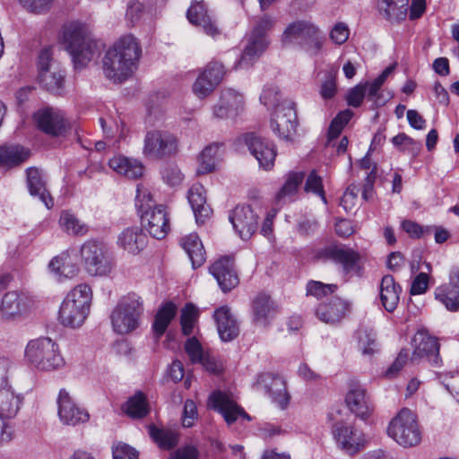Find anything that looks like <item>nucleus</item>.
<instances>
[{
    "mask_svg": "<svg viewBox=\"0 0 459 459\" xmlns=\"http://www.w3.org/2000/svg\"><path fill=\"white\" fill-rule=\"evenodd\" d=\"M141 55L142 48L133 34L120 37L103 57L105 76L116 83L126 81L136 70Z\"/></svg>",
    "mask_w": 459,
    "mask_h": 459,
    "instance_id": "1",
    "label": "nucleus"
},
{
    "mask_svg": "<svg viewBox=\"0 0 459 459\" xmlns=\"http://www.w3.org/2000/svg\"><path fill=\"white\" fill-rule=\"evenodd\" d=\"M64 42L76 69L84 67L98 52V41L85 23L75 22L66 26Z\"/></svg>",
    "mask_w": 459,
    "mask_h": 459,
    "instance_id": "2",
    "label": "nucleus"
},
{
    "mask_svg": "<svg viewBox=\"0 0 459 459\" xmlns=\"http://www.w3.org/2000/svg\"><path fill=\"white\" fill-rule=\"evenodd\" d=\"M92 300L91 288L84 283L72 289L59 307L58 319L66 327L78 328L90 314Z\"/></svg>",
    "mask_w": 459,
    "mask_h": 459,
    "instance_id": "3",
    "label": "nucleus"
},
{
    "mask_svg": "<svg viewBox=\"0 0 459 459\" xmlns=\"http://www.w3.org/2000/svg\"><path fill=\"white\" fill-rule=\"evenodd\" d=\"M143 314V302L140 296L129 293L122 297L110 314L111 325L115 333L128 334L140 325Z\"/></svg>",
    "mask_w": 459,
    "mask_h": 459,
    "instance_id": "4",
    "label": "nucleus"
},
{
    "mask_svg": "<svg viewBox=\"0 0 459 459\" xmlns=\"http://www.w3.org/2000/svg\"><path fill=\"white\" fill-rule=\"evenodd\" d=\"M387 435L404 448L417 446L422 432L416 413L408 408L400 410L389 422Z\"/></svg>",
    "mask_w": 459,
    "mask_h": 459,
    "instance_id": "5",
    "label": "nucleus"
},
{
    "mask_svg": "<svg viewBox=\"0 0 459 459\" xmlns=\"http://www.w3.org/2000/svg\"><path fill=\"white\" fill-rule=\"evenodd\" d=\"M25 357L32 367L42 371L56 370L65 365L58 345L50 338L30 341L25 349Z\"/></svg>",
    "mask_w": 459,
    "mask_h": 459,
    "instance_id": "6",
    "label": "nucleus"
},
{
    "mask_svg": "<svg viewBox=\"0 0 459 459\" xmlns=\"http://www.w3.org/2000/svg\"><path fill=\"white\" fill-rule=\"evenodd\" d=\"M274 22V19L268 14H263L256 20L243 53L236 64V68L252 66L264 52L269 44L266 33L273 29Z\"/></svg>",
    "mask_w": 459,
    "mask_h": 459,
    "instance_id": "7",
    "label": "nucleus"
},
{
    "mask_svg": "<svg viewBox=\"0 0 459 459\" xmlns=\"http://www.w3.org/2000/svg\"><path fill=\"white\" fill-rule=\"evenodd\" d=\"M81 255L86 272L91 276H107L114 267L107 247L97 241H87L81 247Z\"/></svg>",
    "mask_w": 459,
    "mask_h": 459,
    "instance_id": "8",
    "label": "nucleus"
},
{
    "mask_svg": "<svg viewBox=\"0 0 459 459\" xmlns=\"http://www.w3.org/2000/svg\"><path fill=\"white\" fill-rule=\"evenodd\" d=\"M178 151V141L173 134L168 131H151L144 138L143 152L145 155L161 159L173 156Z\"/></svg>",
    "mask_w": 459,
    "mask_h": 459,
    "instance_id": "9",
    "label": "nucleus"
},
{
    "mask_svg": "<svg viewBox=\"0 0 459 459\" xmlns=\"http://www.w3.org/2000/svg\"><path fill=\"white\" fill-rule=\"evenodd\" d=\"M333 435L337 446L349 455H354L365 447L364 433L351 423H336L333 429Z\"/></svg>",
    "mask_w": 459,
    "mask_h": 459,
    "instance_id": "10",
    "label": "nucleus"
},
{
    "mask_svg": "<svg viewBox=\"0 0 459 459\" xmlns=\"http://www.w3.org/2000/svg\"><path fill=\"white\" fill-rule=\"evenodd\" d=\"M271 127L273 132L280 138L290 140L296 133L297 114L294 103L283 101L281 106H277L271 118Z\"/></svg>",
    "mask_w": 459,
    "mask_h": 459,
    "instance_id": "11",
    "label": "nucleus"
},
{
    "mask_svg": "<svg viewBox=\"0 0 459 459\" xmlns=\"http://www.w3.org/2000/svg\"><path fill=\"white\" fill-rule=\"evenodd\" d=\"M317 258L341 264L346 274L359 270V255L352 248L342 244H333L322 248L317 253Z\"/></svg>",
    "mask_w": 459,
    "mask_h": 459,
    "instance_id": "12",
    "label": "nucleus"
},
{
    "mask_svg": "<svg viewBox=\"0 0 459 459\" xmlns=\"http://www.w3.org/2000/svg\"><path fill=\"white\" fill-rule=\"evenodd\" d=\"M57 414L60 421L66 426H76L89 420L88 411L80 407L65 389L57 396Z\"/></svg>",
    "mask_w": 459,
    "mask_h": 459,
    "instance_id": "13",
    "label": "nucleus"
},
{
    "mask_svg": "<svg viewBox=\"0 0 459 459\" xmlns=\"http://www.w3.org/2000/svg\"><path fill=\"white\" fill-rule=\"evenodd\" d=\"M244 97L233 89L221 91L218 102L212 107V117L216 119H233L244 110Z\"/></svg>",
    "mask_w": 459,
    "mask_h": 459,
    "instance_id": "14",
    "label": "nucleus"
},
{
    "mask_svg": "<svg viewBox=\"0 0 459 459\" xmlns=\"http://www.w3.org/2000/svg\"><path fill=\"white\" fill-rule=\"evenodd\" d=\"M229 219L239 237L248 239L257 230L259 215L250 205H237Z\"/></svg>",
    "mask_w": 459,
    "mask_h": 459,
    "instance_id": "15",
    "label": "nucleus"
},
{
    "mask_svg": "<svg viewBox=\"0 0 459 459\" xmlns=\"http://www.w3.org/2000/svg\"><path fill=\"white\" fill-rule=\"evenodd\" d=\"M33 307L32 299L23 293L10 291L0 304V314L5 320H16L26 316Z\"/></svg>",
    "mask_w": 459,
    "mask_h": 459,
    "instance_id": "16",
    "label": "nucleus"
},
{
    "mask_svg": "<svg viewBox=\"0 0 459 459\" xmlns=\"http://www.w3.org/2000/svg\"><path fill=\"white\" fill-rule=\"evenodd\" d=\"M186 18L191 24L201 28L212 38H216L221 33L216 20L211 15L204 1H192L186 11Z\"/></svg>",
    "mask_w": 459,
    "mask_h": 459,
    "instance_id": "17",
    "label": "nucleus"
},
{
    "mask_svg": "<svg viewBox=\"0 0 459 459\" xmlns=\"http://www.w3.org/2000/svg\"><path fill=\"white\" fill-rule=\"evenodd\" d=\"M257 388L269 394L272 401L281 409H286L290 396L286 389L285 381L279 376L272 373L261 374L257 380Z\"/></svg>",
    "mask_w": 459,
    "mask_h": 459,
    "instance_id": "18",
    "label": "nucleus"
},
{
    "mask_svg": "<svg viewBox=\"0 0 459 459\" xmlns=\"http://www.w3.org/2000/svg\"><path fill=\"white\" fill-rule=\"evenodd\" d=\"M245 142L251 154L257 160L260 167L265 170H269L273 167L276 150L273 143L254 133L247 134L245 136Z\"/></svg>",
    "mask_w": 459,
    "mask_h": 459,
    "instance_id": "19",
    "label": "nucleus"
},
{
    "mask_svg": "<svg viewBox=\"0 0 459 459\" xmlns=\"http://www.w3.org/2000/svg\"><path fill=\"white\" fill-rule=\"evenodd\" d=\"M142 224L149 234L157 239L164 238L169 231V219L162 205L147 209L142 214Z\"/></svg>",
    "mask_w": 459,
    "mask_h": 459,
    "instance_id": "20",
    "label": "nucleus"
},
{
    "mask_svg": "<svg viewBox=\"0 0 459 459\" xmlns=\"http://www.w3.org/2000/svg\"><path fill=\"white\" fill-rule=\"evenodd\" d=\"M34 119L41 131L53 136L65 134L68 127L63 113L51 108L39 110L35 113Z\"/></svg>",
    "mask_w": 459,
    "mask_h": 459,
    "instance_id": "21",
    "label": "nucleus"
},
{
    "mask_svg": "<svg viewBox=\"0 0 459 459\" xmlns=\"http://www.w3.org/2000/svg\"><path fill=\"white\" fill-rule=\"evenodd\" d=\"M209 271L224 292L232 290L238 284V278L231 256H221L212 264Z\"/></svg>",
    "mask_w": 459,
    "mask_h": 459,
    "instance_id": "22",
    "label": "nucleus"
},
{
    "mask_svg": "<svg viewBox=\"0 0 459 459\" xmlns=\"http://www.w3.org/2000/svg\"><path fill=\"white\" fill-rule=\"evenodd\" d=\"M413 352L411 359L413 360L427 358L430 362L437 364L438 362L439 344L437 339L431 336L426 330H419L413 339Z\"/></svg>",
    "mask_w": 459,
    "mask_h": 459,
    "instance_id": "23",
    "label": "nucleus"
},
{
    "mask_svg": "<svg viewBox=\"0 0 459 459\" xmlns=\"http://www.w3.org/2000/svg\"><path fill=\"white\" fill-rule=\"evenodd\" d=\"M435 299L450 312L459 311V271L452 270L449 282L435 289Z\"/></svg>",
    "mask_w": 459,
    "mask_h": 459,
    "instance_id": "24",
    "label": "nucleus"
},
{
    "mask_svg": "<svg viewBox=\"0 0 459 459\" xmlns=\"http://www.w3.org/2000/svg\"><path fill=\"white\" fill-rule=\"evenodd\" d=\"M212 407L218 411L228 424H232L238 418L242 417L250 420L245 411L227 394L215 392L210 396Z\"/></svg>",
    "mask_w": 459,
    "mask_h": 459,
    "instance_id": "25",
    "label": "nucleus"
},
{
    "mask_svg": "<svg viewBox=\"0 0 459 459\" xmlns=\"http://www.w3.org/2000/svg\"><path fill=\"white\" fill-rule=\"evenodd\" d=\"M252 317L255 324L267 326L278 312L277 304L264 293H258L251 305Z\"/></svg>",
    "mask_w": 459,
    "mask_h": 459,
    "instance_id": "26",
    "label": "nucleus"
},
{
    "mask_svg": "<svg viewBox=\"0 0 459 459\" xmlns=\"http://www.w3.org/2000/svg\"><path fill=\"white\" fill-rule=\"evenodd\" d=\"M214 319L217 324L219 335L223 342H230L238 335V324L229 307H221L216 309Z\"/></svg>",
    "mask_w": 459,
    "mask_h": 459,
    "instance_id": "27",
    "label": "nucleus"
},
{
    "mask_svg": "<svg viewBox=\"0 0 459 459\" xmlns=\"http://www.w3.org/2000/svg\"><path fill=\"white\" fill-rule=\"evenodd\" d=\"M188 202L192 207L197 224L204 223L212 210L206 204V191L201 184H195L188 190Z\"/></svg>",
    "mask_w": 459,
    "mask_h": 459,
    "instance_id": "28",
    "label": "nucleus"
},
{
    "mask_svg": "<svg viewBox=\"0 0 459 459\" xmlns=\"http://www.w3.org/2000/svg\"><path fill=\"white\" fill-rule=\"evenodd\" d=\"M147 243V238L143 230L137 227L124 230L117 238L118 246L132 255L142 251Z\"/></svg>",
    "mask_w": 459,
    "mask_h": 459,
    "instance_id": "29",
    "label": "nucleus"
},
{
    "mask_svg": "<svg viewBox=\"0 0 459 459\" xmlns=\"http://www.w3.org/2000/svg\"><path fill=\"white\" fill-rule=\"evenodd\" d=\"M108 166L116 173L131 179H136L143 174V166L141 161L123 155L111 158L108 160Z\"/></svg>",
    "mask_w": 459,
    "mask_h": 459,
    "instance_id": "30",
    "label": "nucleus"
},
{
    "mask_svg": "<svg viewBox=\"0 0 459 459\" xmlns=\"http://www.w3.org/2000/svg\"><path fill=\"white\" fill-rule=\"evenodd\" d=\"M316 27L307 21L294 22L283 31L282 43L285 45L297 43L301 46L308 36H313L316 33Z\"/></svg>",
    "mask_w": 459,
    "mask_h": 459,
    "instance_id": "31",
    "label": "nucleus"
},
{
    "mask_svg": "<svg viewBox=\"0 0 459 459\" xmlns=\"http://www.w3.org/2000/svg\"><path fill=\"white\" fill-rule=\"evenodd\" d=\"M401 287L391 275H385L380 283V300L387 312L395 310L399 304Z\"/></svg>",
    "mask_w": 459,
    "mask_h": 459,
    "instance_id": "32",
    "label": "nucleus"
},
{
    "mask_svg": "<svg viewBox=\"0 0 459 459\" xmlns=\"http://www.w3.org/2000/svg\"><path fill=\"white\" fill-rule=\"evenodd\" d=\"M48 268L59 280L72 279L79 272V267L74 262L68 251L62 252L55 256L49 262Z\"/></svg>",
    "mask_w": 459,
    "mask_h": 459,
    "instance_id": "33",
    "label": "nucleus"
},
{
    "mask_svg": "<svg viewBox=\"0 0 459 459\" xmlns=\"http://www.w3.org/2000/svg\"><path fill=\"white\" fill-rule=\"evenodd\" d=\"M27 182L30 195L38 196L46 207L50 209L54 205V202L45 186L41 172L36 168L28 169Z\"/></svg>",
    "mask_w": 459,
    "mask_h": 459,
    "instance_id": "34",
    "label": "nucleus"
},
{
    "mask_svg": "<svg viewBox=\"0 0 459 459\" xmlns=\"http://www.w3.org/2000/svg\"><path fill=\"white\" fill-rule=\"evenodd\" d=\"M181 247L188 255L194 268L200 267L206 260L204 245L195 233H191L180 240Z\"/></svg>",
    "mask_w": 459,
    "mask_h": 459,
    "instance_id": "35",
    "label": "nucleus"
},
{
    "mask_svg": "<svg viewBox=\"0 0 459 459\" xmlns=\"http://www.w3.org/2000/svg\"><path fill=\"white\" fill-rule=\"evenodd\" d=\"M23 396L12 391L11 387L0 389V416L2 419L14 418L21 409Z\"/></svg>",
    "mask_w": 459,
    "mask_h": 459,
    "instance_id": "36",
    "label": "nucleus"
},
{
    "mask_svg": "<svg viewBox=\"0 0 459 459\" xmlns=\"http://www.w3.org/2000/svg\"><path fill=\"white\" fill-rule=\"evenodd\" d=\"M346 309L345 303L338 299H333L329 303H322L316 311V316L326 324H335L343 316Z\"/></svg>",
    "mask_w": 459,
    "mask_h": 459,
    "instance_id": "37",
    "label": "nucleus"
},
{
    "mask_svg": "<svg viewBox=\"0 0 459 459\" xmlns=\"http://www.w3.org/2000/svg\"><path fill=\"white\" fill-rule=\"evenodd\" d=\"M345 402L352 413L359 418H366L369 414V407L366 391L356 385L348 392Z\"/></svg>",
    "mask_w": 459,
    "mask_h": 459,
    "instance_id": "38",
    "label": "nucleus"
},
{
    "mask_svg": "<svg viewBox=\"0 0 459 459\" xmlns=\"http://www.w3.org/2000/svg\"><path fill=\"white\" fill-rule=\"evenodd\" d=\"M30 156V151L21 145L0 147V168H13L24 162Z\"/></svg>",
    "mask_w": 459,
    "mask_h": 459,
    "instance_id": "39",
    "label": "nucleus"
},
{
    "mask_svg": "<svg viewBox=\"0 0 459 459\" xmlns=\"http://www.w3.org/2000/svg\"><path fill=\"white\" fill-rule=\"evenodd\" d=\"M409 0H381L379 10L391 22H399L407 16Z\"/></svg>",
    "mask_w": 459,
    "mask_h": 459,
    "instance_id": "40",
    "label": "nucleus"
},
{
    "mask_svg": "<svg viewBox=\"0 0 459 459\" xmlns=\"http://www.w3.org/2000/svg\"><path fill=\"white\" fill-rule=\"evenodd\" d=\"M222 153V144L213 143L206 146L200 154L198 174H207L212 172L220 160Z\"/></svg>",
    "mask_w": 459,
    "mask_h": 459,
    "instance_id": "41",
    "label": "nucleus"
},
{
    "mask_svg": "<svg viewBox=\"0 0 459 459\" xmlns=\"http://www.w3.org/2000/svg\"><path fill=\"white\" fill-rule=\"evenodd\" d=\"M303 172H290L287 176L286 181L277 193L275 200L277 205H282L286 203L293 201L299 185L304 179Z\"/></svg>",
    "mask_w": 459,
    "mask_h": 459,
    "instance_id": "42",
    "label": "nucleus"
},
{
    "mask_svg": "<svg viewBox=\"0 0 459 459\" xmlns=\"http://www.w3.org/2000/svg\"><path fill=\"white\" fill-rule=\"evenodd\" d=\"M177 307L171 301L164 303L160 307L152 325V329L157 338H160L166 332L169 325L175 317Z\"/></svg>",
    "mask_w": 459,
    "mask_h": 459,
    "instance_id": "43",
    "label": "nucleus"
},
{
    "mask_svg": "<svg viewBox=\"0 0 459 459\" xmlns=\"http://www.w3.org/2000/svg\"><path fill=\"white\" fill-rule=\"evenodd\" d=\"M149 434L157 446L164 450H170L178 443V433L171 429L151 425L149 427Z\"/></svg>",
    "mask_w": 459,
    "mask_h": 459,
    "instance_id": "44",
    "label": "nucleus"
},
{
    "mask_svg": "<svg viewBox=\"0 0 459 459\" xmlns=\"http://www.w3.org/2000/svg\"><path fill=\"white\" fill-rule=\"evenodd\" d=\"M65 75L59 66H53L52 70L41 72L39 74V84L48 91L59 93L63 88Z\"/></svg>",
    "mask_w": 459,
    "mask_h": 459,
    "instance_id": "45",
    "label": "nucleus"
},
{
    "mask_svg": "<svg viewBox=\"0 0 459 459\" xmlns=\"http://www.w3.org/2000/svg\"><path fill=\"white\" fill-rule=\"evenodd\" d=\"M59 225L69 235H85L88 232V226L70 211L61 212Z\"/></svg>",
    "mask_w": 459,
    "mask_h": 459,
    "instance_id": "46",
    "label": "nucleus"
},
{
    "mask_svg": "<svg viewBox=\"0 0 459 459\" xmlns=\"http://www.w3.org/2000/svg\"><path fill=\"white\" fill-rule=\"evenodd\" d=\"M123 410L131 418H143L149 412V406L143 393H137L124 405Z\"/></svg>",
    "mask_w": 459,
    "mask_h": 459,
    "instance_id": "47",
    "label": "nucleus"
},
{
    "mask_svg": "<svg viewBox=\"0 0 459 459\" xmlns=\"http://www.w3.org/2000/svg\"><path fill=\"white\" fill-rule=\"evenodd\" d=\"M198 316V311L192 304H187L181 311L180 324L185 335L193 333L195 325Z\"/></svg>",
    "mask_w": 459,
    "mask_h": 459,
    "instance_id": "48",
    "label": "nucleus"
},
{
    "mask_svg": "<svg viewBox=\"0 0 459 459\" xmlns=\"http://www.w3.org/2000/svg\"><path fill=\"white\" fill-rule=\"evenodd\" d=\"M146 13L144 4L137 0H131L127 4L125 15L126 22L128 26H135Z\"/></svg>",
    "mask_w": 459,
    "mask_h": 459,
    "instance_id": "49",
    "label": "nucleus"
},
{
    "mask_svg": "<svg viewBox=\"0 0 459 459\" xmlns=\"http://www.w3.org/2000/svg\"><path fill=\"white\" fill-rule=\"evenodd\" d=\"M217 85L202 73L195 81L192 90L194 94L200 100H204L210 96L216 89Z\"/></svg>",
    "mask_w": 459,
    "mask_h": 459,
    "instance_id": "50",
    "label": "nucleus"
},
{
    "mask_svg": "<svg viewBox=\"0 0 459 459\" xmlns=\"http://www.w3.org/2000/svg\"><path fill=\"white\" fill-rule=\"evenodd\" d=\"M185 351L193 364H198L208 352L195 337H190L185 342Z\"/></svg>",
    "mask_w": 459,
    "mask_h": 459,
    "instance_id": "51",
    "label": "nucleus"
},
{
    "mask_svg": "<svg viewBox=\"0 0 459 459\" xmlns=\"http://www.w3.org/2000/svg\"><path fill=\"white\" fill-rule=\"evenodd\" d=\"M306 192H312L317 195H319L322 201L326 204L325 194L324 190V186L322 182V178L317 175L316 170L310 172L307 176V178L305 183L304 187Z\"/></svg>",
    "mask_w": 459,
    "mask_h": 459,
    "instance_id": "52",
    "label": "nucleus"
},
{
    "mask_svg": "<svg viewBox=\"0 0 459 459\" xmlns=\"http://www.w3.org/2000/svg\"><path fill=\"white\" fill-rule=\"evenodd\" d=\"M392 143L401 151H408L409 152H418L421 147V143L402 133L392 138Z\"/></svg>",
    "mask_w": 459,
    "mask_h": 459,
    "instance_id": "53",
    "label": "nucleus"
},
{
    "mask_svg": "<svg viewBox=\"0 0 459 459\" xmlns=\"http://www.w3.org/2000/svg\"><path fill=\"white\" fill-rule=\"evenodd\" d=\"M359 349L364 356L372 357L379 351V344L375 335L364 333L359 336Z\"/></svg>",
    "mask_w": 459,
    "mask_h": 459,
    "instance_id": "54",
    "label": "nucleus"
},
{
    "mask_svg": "<svg viewBox=\"0 0 459 459\" xmlns=\"http://www.w3.org/2000/svg\"><path fill=\"white\" fill-rule=\"evenodd\" d=\"M337 290L335 284H325L321 281H310L307 285V293L317 299L333 293Z\"/></svg>",
    "mask_w": 459,
    "mask_h": 459,
    "instance_id": "55",
    "label": "nucleus"
},
{
    "mask_svg": "<svg viewBox=\"0 0 459 459\" xmlns=\"http://www.w3.org/2000/svg\"><path fill=\"white\" fill-rule=\"evenodd\" d=\"M202 74L218 86L225 75V68L221 63L212 61L205 65Z\"/></svg>",
    "mask_w": 459,
    "mask_h": 459,
    "instance_id": "56",
    "label": "nucleus"
},
{
    "mask_svg": "<svg viewBox=\"0 0 459 459\" xmlns=\"http://www.w3.org/2000/svg\"><path fill=\"white\" fill-rule=\"evenodd\" d=\"M368 83H359L351 88L346 97V101L349 106L353 108L359 107L364 98L366 97Z\"/></svg>",
    "mask_w": 459,
    "mask_h": 459,
    "instance_id": "57",
    "label": "nucleus"
},
{
    "mask_svg": "<svg viewBox=\"0 0 459 459\" xmlns=\"http://www.w3.org/2000/svg\"><path fill=\"white\" fill-rule=\"evenodd\" d=\"M260 101L268 108H274L276 109L277 106L281 104L278 88L273 85L265 87L260 96Z\"/></svg>",
    "mask_w": 459,
    "mask_h": 459,
    "instance_id": "58",
    "label": "nucleus"
},
{
    "mask_svg": "<svg viewBox=\"0 0 459 459\" xmlns=\"http://www.w3.org/2000/svg\"><path fill=\"white\" fill-rule=\"evenodd\" d=\"M336 74L337 70L328 72L325 80L322 82L320 95L324 100L332 99L337 91Z\"/></svg>",
    "mask_w": 459,
    "mask_h": 459,
    "instance_id": "59",
    "label": "nucleus"
},
{
    "mask_svg": "<svg viewBox=\"0 0 459 459\" xmlns=\"http://www.w3.org/2000/svg\"><path fill=\"white\" fill-rule=\"evenodd\" d=\"M114 459H138V452L127 444L118 442L112 447Z\"/></svg>",
    "mask_w": 459,
    "mask_h": 459,
    "instance_id": "60",
    "label": "nucleus"
},
{
    "mask_svg": "<svg viewBox=\"0 0 459 459\" xmlns=\"http://www.w3.org/2000/svg\"><path fill=\"white\" fill-rule=\"evenodd\" d=\"M197 407L194 401L188 399L185 402L182 416V425L185 428H191L197 420Z\"/></svg>",
    "mask_w": 459,
    "mask_h": 459,
    "instance_id": "61",
    "label": "nucleus"
},
{
    "mask_svg": "<svg viewBox=\"0 0 459 459\" xmlns=\"http://www.w3.org/2000/svg\"><path fill=\"white\" fill-rule=\"evenodd\" d=\"M135 200V205L139 210H143L145 208L147 210L150 204L153 202L151 190L143 184L137 185Z\"/></svg>",
    "mask_w": 459,
    "mask_h": 459,
    "instance_id": "62",
    "label": "nucleus"
},
{
    "mask_svg": "<svg viewBox=\"0 0 459 459\" xmlns=\"http://www.w3.org/2000/svg\"><path fill=\"white\" fill-rule=\"evenodd\" d=\"M349 27L344 22H337L330 31V39L337 45L345 43L349 39Z\"/></svg>",
    "mask_w": 459,
    "mask_h": 459,
    "instance_id": "63",
    "label": "nucleus"
},
{
    "mask_svg": "<svg viewBox=\"0 0 459 459\" xmlns=\"http://www.w3.org/2000/svg\"><path fill=\"white\" fill-rule=\"evenodd\" d=\"M198 450L194 446H185L170 453L168 459H197Z\"/></svg>",
    "mask_w": 459,
    "mask_h": 459,
    "instance_id": "64",
    "label": "nucleus"
}]
</instances>
